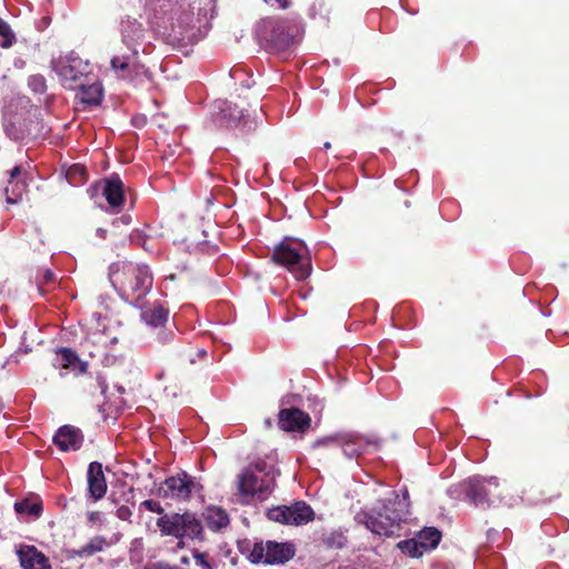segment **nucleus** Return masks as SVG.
I'll use <instances>...</instances> for the list:
<instances>
[{"instance_id":"f257e3e1","label":"nucleus","mask_w":569,"mask_h":569,"mask_svg":"<svg viewBox=\"0 0 569 569\" xmlns=\"http://www.w3.org/2000/svg\"><path fill=\"white\" fill-rule=\"evenodd\" d=\"M109 279L116 291L126 301L144 298L153 283L152 273L147 264L130 261L112 263L109 267Z\"/></svg>"},{"instance_id":"f03ea898","label":"nucleus","mask_w":569,"mask_h":569,"mask_svg":"<svg viewBox=\"0 0 569 569\" xmlns=\"http://www.w3.org/2000/svg\"><path fill=\"white\" fill-rule=\"evenodd\" d=\"M302 26L298 17L263 18L259 23L258 34L262 46L269 52L286 54L298 43Z\"/></svg>"},{"instance_id":"7ed1b4c3","label":"nucleus","mask_w":569,"mask_h":569,"mask_svg":"<svg viewBox=\"0 0 569 569\" xmlns=\"http://www.w3.org/2000/svg\"><path fill=\"white\" fill-rule=\"evenodd\" d=\"M271 260L286 268L299 281L306 280L312 270L307 247L299 239L284 238L274 247Z\"/></svg>"},{"instance_id":"20e7f679","label":"nucleus","mask_w":569,"mask_h":569,"mask_svg":"<svg viewBox=\"0 0 569 569\" xmlns=\"http://www.w3.org/2000/svg\"><path fill=\"white\" fill-rule=\"evenodd\" d=\"M356 521L363 525L372 533L380 537H399L402 522L405 521L403 510L391 508V501H382L380 510L360 511L355 517Z\"/></svg>"},{"instance_id":"39448f33","label":"nucleus","mask_w":569,"mask_h":569,"mask_svg":"<svg viewBox=\"0 0 569 569\" xmlns=\"http://www.w3.org/2000/svg\"><path fill=\"white\" fill-rule=\"evenodd\" d=\"M276 485V473L264 461L250 465L238 476V493L266 499Z\"/></svg>"},{"instance_id":"423d86ee","label":"nucleus","mask_w":569,"mask_h":569,"mask_svg":"<svg viewBox=\"0 0 569 569\" xmlns=\"http://www.w3.org/2000/svg\"><path fill=\"white\" fill-rule=\"evenodd\" d=\"M51 64L62 86L70 90L83 83L91 73L89 62L73 54L52 60Z\"/></svg>"},{"instance_id":"0eeeda50","label":"nucleus","mask_w":569,"mask_h":569,"mask_svg":"<svg viewBox=\"0 0 569 569\" xmlns=\"http://www.w3.org/2000/svg\"><path fill=\"white\" fill-rule=\"evenodd\" d=\"M296 549L291 542H277L268 540L253 543L248 559L252 563H284L295 557Z\"/></svg>"},{"instance_id":"6e6552de","label":"nucleus","mask_w":569,"mask_h":569,"mask_svg":"<svg viewBox=\"0 0 569 569\" xmlns=\"http://www.w3.org/2000/svg\"><path fill=\"white\" fill-rule=\"evenodd\" d=\"M269 520L289 526H302L315 519L313 509L305 501H296L290 506H277L268 509Z\"/></svg>"},{"instance_id":"1a4fd4ad","label":"nucleus","mask_w":569,"mask_h":569,"mask_svg":"<svg viewBox=\"0 0 569 569\" xmlns=\"http://www.w3.org/2000/svg\"><path fill=\"white\" fill-rule=\"evenodd\" d=\"M201 487L186 471L167 478L158 488V496L174 501L189 500L194 490Z\"/></svg>"},{"instance_id":"9d476101","label":"nucleus","mask_w":569,"mask_h":569,"mask_svg":"<svg viewBox=\"0 0 569 569\" xmlns=\"http://www.w3.org/2000/svg\"><path fill=\"white\" fill-rule=\"evenodd\" d=\"M466 496L476 506L480 508H488L492 497H499V481L496 477L482 478L473 477L469 478L465 482Z\"/></svg>"},{"instance_id":"9b49d317","label":"nucleus","mask_w":569,"mask_h":569,"mask_svg":"<svg viewBox=\"0 0 569 569\" xmlns=\"http://www.w3.org/2000/svg\"><path fill=\"white\" fill-rule=\"evenodd\" d=\"M52 441L63 452L77 451L82 447L84 437L79 428L64 425L56 431Z\"/></svg>"},{"instance_id":"f8f14e48","label":"nucleus","mask_w":569,"mask_h":569,"mask_svg":"<svg viewBox=\"0 0 569 569\" xmlns=\"http://www.w3.org/2000/svg\"><path fill=\"white\" fill-rule=\"evenodd\" d=\"M310 417L298 408L282 409L278 415L279 428L284 431L303 432L310 426Z\"/></svg>"},{"instance_id":"ddd939ff","label":"nucleus","mask_w":569,"mask_h":569,"mask_svg":"<svg viewBox=\"0 0 569 569\" xmlns=\"http://www.w3.org/2000/svg\"><path fill=\"white\" fill-rule=\"evenodd\" d=\"M138 49L132 48L128 54L114 56L110 62L112 70L122 79H132V73H139L143 68L138 63Z\"/></svg>"},{"instance_id":"4468645a","label":"nucleus","mask_w":569,"mask_h":569,"mask_svg":"<svg viewBox=\"0 0 569 569\" xmlns=\"http://www.w3.org/2000/svg\"><path fill=\"white\" fill-rule=\"evenodd\" d=\"M102 194L104 196L109 206L117 210L122 209L124 204V184L119 174H111L110 177L102 180Z\"/></svg>"},{"instance_id":"2eb2a0df","label":"nucleus","mask_w":569,"mask_h":569,"mask_svg":"<svg viewBox=\"0 0 569 569\" xmlns=\"http://www.w3.org/2000/svg\"><path fill=\"white\" fill-rule=\"evenodd\" d=\"M23 569H50L49 559L34 546H21L17 551Z\"/></svg>"},{"instance_id":"dca6fc26","label":"nucleus","mask_w":569,"mask_h":569,"mask_svg":"<svg viewBox=\"0 0 569 569\" xmlns=\"http://www.w3.org/2000/svg\"><path fill=\"white\" fill-rule=\"evenodd\" d=\"M77 99L83 109H92L101 104L103 99V87L100 82L79 83Z\"/></svg>"},{"instance_id":"f3484780","label":"nucleus","mask_w":569,"mask_h":569,"mask_svg":"<svg viewBox=\"0 0 569 569\" xmlns=\"http://www.w3.org/2000/svg\"><path fill=\"white\" fill-rule=\"evenodd\" d=\"M87 478L90 496L94 500L101 499L107 492V481L102 470V465L98 461L90 462Z\"/></svg>"},{"instance_id":"a211bd4d","label":"nucleus","mask_w":569,"mask_h":569,"mask_svg":"<svg viewBox=\"0 0 569 569\" xmlns=\"http://www.w3.org/2000/svg\"><path fill=\"white\" fill-rule=\"evenodd\" d=\"M122 41L128 46L129 50L136 48L144 38V28L137 19L127 17L121 21Z\"/></svg>"},{"instance_id":"6ab92c4d","label":"nucleus","mask_w":569,"mask_h":569,"mask_svg":"<svg viewBox=\"0 0 569 569\" xmlns=\"http://www.w3.org/2000/svg\"><path fill=\"white\" fill-rule=\"evenodd\" d=\"M168 318L169 310L160 303H154L141 311V319L151 328L152 331L166 327Z\"/></svg>"},{"instance_id":"aec40b11","label":"nucleus","mask_w":569,"mask_h":569,"mask_svg":"<svg viewBox=\"0 0 569 569\" xmlns=\"http://www.w3.org/2000/svg\"><path fill=\"white\" fill-rule=\"evenodd\" d=\"M182 513H164L157 519V527L159 528L162 536H171L177 539H182Z\"/></svg>"},{"instance_id":"412c9836","label":"nucleus","mask_w":569,"mask_h":569,"mask_svg":"<svg viewBox=\"0 0 569 569\" xmlns=\"http://www.w3.org/2000/svg\"><path fill=\"white\" fill-rule=\"evenodd\" d=\"M114 542L108 540L104 536L97 535L91 537L83 546L77 550H72V557L78 558H90L97 553L104 551L111 547Z\"/></svg>"},{"instance_id":"4be33fe9","label":"nucleus","mask_w":569,"mask_h":569,"mask_svg":"<svg viewBox=\"0 0 569 569\" xmlns=\"http://www.w3.org/2000/svg\"><path fill=\"white\" fill-rule=\"evenodd\" d=\"M560 493L556 490H545L541 483L530 485L523 490V499L531 505H539L549 502L552 498L558 497Z\"/></svg>"},{"instance_id":"5701e85b","label":"nucleus","mask_w":569,"mask_h":569,"mask_svg":"<svg viewBox=\"0 0 569 569\" xmlns=\"http://www.w3.org/2000/svg\"><path fill=\"white\" fill-rule=\"evenodd\" d=\"M207 527L212 531H219L228 527L230 519L229 515L221 507H208L203 513Z\"/></svg>"},{"instance_id":"b1692460","label":"nucleus","mask_w":569,"mask_h":569,"mask_svg":"<svg viewBox=\"0 0 569 569\" xmlns=\"http://www.w3.org/2000/svg\"><path fill=\"white\" fill-rule=\"evenodd\" d=\"M182 530L183 538L203 540V527L197 517L191 512L182 513Z\"/></svg>"},{"instance_id":"393cba45","label":"nucleus","mask_w":569,"mask_h":569,"mask_svg":"<svg viewBox=\"0 0 569 569\" xmlns=\"http://www.w3.org/2000/svg\"><path fill=\"white\" fill-rule=\"evenodd\" d=\"M441 531L435 527H426L419 531L417 540L420 543L422 550L429 551L437 548L441 540Z\"/></svg>"},{"instance_id":"a878e982","label":"nucleus","mask_w":569,"mask_h":569,"mask_svg":"<svg viewBox=\"0 0 569 569\" xmlns=\"http://www.w3.org/2000/svg\"><path fill=\"white\" fill-rule=\"evenodd\" d=\"M14 510L18 515H29L39 518L43 507L41 501L31 502L29 499H23L14 503Z\"/></svg>"},{"instance_id":"bb28decb","label":"nucleus","mask_w":569,"mask_h":569,"mask_svg":"<svg viewBox=\"0 0 569 569\" xmlns=\"http://www.w3.org/2000/svg\"><path fill=\"white\" fill-rule=\"evenodd\" d=\"M176 339V333L172 330L162 327L158 330L152 331V345L154 347H164L172 345Z\"/></svg>"},{"instance_id":"cd10ccee","label":"nucleus","mask_w":569,"mask_h":569,"mask_svg":"<svg viewBox=\"0 0 569 569\" xmlns=\"http://www.w3.org/2000/svg\"><path fill=\"white\" fill-rule=\"evenodd\" d=\"M323 545L330 549H341L347 543V537L340 530L330 531L322 536Z\"/></svg>"},{"instance_id":"c85d7f7f","label":"nucleus","mask_w":569,"mask_h":569,"mask_svg":"<svg viewBox=\"0 0 569 569\" xmlns=\"http://www.w3.org/2000/svg\"><path fill=\"white\" fill-rule=\"evenodd\" d=\"M397 548L401 552H403L410 557H413V558H419L425 553V551L422 550V548L417 539L401 540L397 543Z\"/></svg>"},{"instance_id":"c756f323","label":"nucleus","mask_w":569,"mask_h":569,"mask_svg":"<svg viewBox=\"0 0 569 569\" xmlns=\"http://www.w3.org/2000/svg\"><path fill=\"white\" fill-rule=\"evenodd\" d=\"M3 129L6 134L12 140H23L27 134H30L29 130L21 127L20 121H4Z\"/></svg>"},{"instance_id":"7c9ffc66","label":"nucleus","mask_w":569,"mask_h":569,"mask_svg":"<svg viewBox=\"0 0 569 569\" xmlns=\"http://www.w3.org/2000/svg\"><path fill=\"white\" fill-rule=\"evenodd\" d=\"M383 501H391V508H396L397 510H403L405 517L409 513L410 496L406 487L401 489V499L399 498L398 493L393 492L392 499H385Z\"/></svg>"},{"instance_id":"2f4dec72","label":"nucleus","mask_w":569,"mask_h":569,"mask_svg":"<svg viewBox=\"0 0 569 569\" xmlns=\"http://www.w3.org/2000/svg\"><path fill=\"white\" fill-rule=\"evenodd\" d=\"M221 113L228 126L238 124L244 117L243 110L239 109L236 104H227L223 109H221Z\"/></svg>"},{"instance_id":"473e14b6","label":"nucleus","mask_w":569,"mask_h":569,"mask_svg":"<svg viewBox=\"0 0 569 569\" xmlns=\"http://www.w3.org/2000/svg\"><path fill=\"white\" fill-rule=\"evenodd\" d=\"M0 47L8 49L16 42V34L12 31L10 24L0 18Z\"/></svg>"},{"instance_id":"72a5a7b5","label":"nucleus","mask_w":569,"mask_h":569,"mask_svg":"<svg viewBox=\"0 0 569 569\" xmlns=\"http://www.w3.org/2000/svg\"><path fill=\"white\" fill-rule=\"evenodd\" d=\"M191 558L194 562V566L199 569H213V560L209 556L208 552L199 551L193 549L191 551Z\"/></svg>"},{"instance_id":"f704fd0d","label":"nucleus","mask_w":569,"mask_h":569,"mask_svg":"<svg viewBox=\"0 0 569 569\" xmlns=\"http://www.w3.org/2000/svg\"><path fill=\"white\" fill-rule=\"evenodd\" d=\"M57 353L61 359V367L64 369L71 368L72 366H76V362H79L77 352L70 348H60Z\"/></svg>"},{"instance_id":"c9c22d12","label":"nucleus","mask_w":569,"mask_h":569,"mask_svg":"<svg viewBox=\"0 0 569 569\" xmlns=\"http://www.w3.org/2000/svg\"><path fill=\"white\" fill-rule=\"evenodd\" d=\"M10 186L11 189L10 187L6 188L7 201L9 203H17L21 199L23 192H26L27 186L24 183H19L18 181Z\"/></svg>"},{"instance_id":"e433bc0d","label":"nucleus","mask_w":569,"mask_h":569,"mask_svg":"<svg viewBox=\"0 0 569 569\" xmlns=\"http://www.w3.org/2000/svg\"><path fill=\"white\" fill-rule=\"evenodd\" d=\"M28 86L34 93H43L47 90V81L41 74H32L28 79Z\"/></svg>"},{"instance_id":"4c0bfd02","label":"nucleus","mask_w":569,"mask_h":569,"mask_svg":"<svg viewBox=\"0 0 569 569\" xmlns=\"http://www.w3.org/2000/svg\"><path fill=\"white\" fill-rule=\"evenodd\" d=\"M140 506L143 507L146 510L158 513L160 516H163L166 513L160 502L152 499L143 500Z\"/></svg>"},{"instance_id":"58836bf2","label":"nucleus","mask_w":569,"mask_h":569,"mask_svg":"<svg viewBox=\"0 0 569 569\" xmlns=\"http://www.w3.org/2000/svg\"><path fill=\"white\" fill-rule=\"evenodd\" d=\"M342 451L348 458H353L361 453L360 448L355 441L351 440L343 442Z\"/></svg>"},{"instance_id":"ea45409f","label":"nucleus","mask_w":569,"mask_h":569,"mask_svg":"<svg viewBox=\"0 0 569 569\" xmlns=\"http://www.w3.org/2000/svg\"><path fill=\"white\" fill-rule=\"evenodd\" d=\"M103 333L100 331H93L88 335L84 343L101 345L106 347L108 345L107 339H102Z\"/></svg>"},{"instance_id":"a19ab883","label":"nucleus","mask_w":569,"mask_h":569,"mask_svg":"<svg viewBox=\"0 0 569 569\" xmlns=\"http://www.w3.org/2000/svg\"><path fill=\"white\" fill-rule=\"evenodd\" d=\"M117 517L123 521H130L132 511L128 506H120L116 511Z\"/></svg>"},{"instance_id":"79ce46f5","label":"nucleus","mask_w":569,"mask_h":569,"mask_svg":"<svg viewBox=\"0 0 569 569\" xmlns=\"http://www.w3.org/2000/svg\"><path fill=\"white\" fill-rule=\"evenodd\" d=\"M87 520L90 526L102 523V513L100 511H89L87 513Z\"/></svg>"},{"instance_id":"37998d69","label":"nucleus","mask_w":569,"mask_h":569,"mask_svg":"<svg viewBox=\"0 0 569 569\" xmlns=\"http://www.w3.org/2000/svg\"><path fill=\"white\" fill-rule=\"evenodd\" d=\"M266 3H269L272 8L276 9H287L290 7V0H263Z\"/></svg>"},{"instance_id":"c03bdc74","label":"nucleus","mask_w":569,"mask_h":569,"mask_svg":"<svg viewBox=\"0 0 569 569\" xmlns=\"http://www.w3.org/2000/svg\"><path fill=\"white\" fill-rule=\"evenodd\" d=\"M21 167L20 166H16L11 171H10V179L8 181L9 184H13V182H17L16 179L21 174Z\"/></svg>"},{"instance_id":"a18cd8bd","label":"nucleus","mask_w":569,"mask_h":569,"mask_svg":"<svg viewBox=\"0 0 569 569\" xmlns=\"http://www.w3.org/2000/svg\"><path fill=\"white\" fill-rule=\"evenodd\" d=\"M74 369L78 370L79 373H86L88 370V363L84 361H81L79 359V362H76V366H72Z\"/></svg>"},{"instance_id":"49530a36","label":"nucleus","mask_w":569,"mask_h":569,"mask_svg":"<svg viewBox=\"0 0 569 569\" xmlns=\"http://www.w3.org/2000/svg\"><path fill=\"white\" fill-rule=\"evenodd\" d=\"M53 280H54V273L50 270H46L43 272V282L49 283V282H52Z\"/></svg>"},{"instance_id":"de8ad7c7","label":"nucleus","mask_w":569,"mask_h":569,"mask_svg":"<svg viewBox=\"0 0 569 569\" xmlns=\"http://www.w3.org/2000/svg\"><path fill=\"white\" fill-rule=\"evenodd\" d=\"M336 440L335 439H331V438H328V439H323V440H318L315 446H325V445H330V443H335Z\"/></svg>"},{"instance_id":"09e8293b","label":"nucleus","mask_w":569,"mask_h":569,"mask_svg":"<svg viewBox=\"0 0 569 569\" xmlns=\"http://www.w3.org/2000/svg\"><path fill=\"white\" fill-rule=\"evenodd\" d=\"M190 560H192L191 556L190 557L189 556L181 557V563H183V565L188 566L190 563Z\"/></svg>"},{"instance_id":"8fccbe9b","label":"nucleus","mask_w":569,"mask_h":569,"mask_svg":"<svg viewBox=\"0 0 569 569\" xmlns=\"http://www.w3.org/2000/svg\"><path fill=\"white\" fill-rule=\"evenodd\" d=\"M97 382L102 390L107 388L104 381L100 377L97 378Z\"/></svg>"},{"instance_id":"3c124183","label":"nucleus","mask_w":569,"mask_h":569,"mask_svg":"<svg viewBox=\"0 0 569 569\" xmlns=\"http://www.w3.org/2000/svg\"><path fill=\"white\" fill-rule=\"evenodd\" d=\"M73 170L74 171H80L81 173L84 172V169L82 167H78V166H74Z\"/></svg>"},{"instance_id":"603ef678","label":"nucleus","mask_w":569,"mask_h":569,"mask_svg":"<svg viewBox=\"0 0 569 569\" xmlns=\"http://www.w3.org/2000/svg\"><path fill=\"white\" fill-rule=\"evenodd\" d=\"M330 148H331V143H330V142H326V143L323 144V149L328 150V149H330Z\"/></svg>"},{"instance_id":"864d4df0","label":"nucleus","mask_w":569,"mask_h":569,"mask_svg":"<svg viewBox=\"0 0 569 569\" xmlns=\"http://www.w3.org/2000/svg\"><path fill=\"white\" fill-rule=\"evenodd\" d=\"M3 409H4V402L0 399V413L2 412Z\"/></svg>"},{"instance_id":"5fc2aeb1","label":"nucleus","mask_w":569,"mask_h":569,"mask_svg":"<svg viewBox=\"0 0 569 569\" xmlns=\"http://www.w3.org/2000/svg\"><path fill=\"white\" fill-rule=\"evenodd\" d=\"M238 72H239V70H233V71L231 72V76L234 78V77H236V74H237Z\"/></svg>"},{"instance_id":"6e6d98bb","label":"nucleus","mask_w":569,"mask_h":569,"mask_svg":"<svg viewBox=\"0 0 569 569\" xmlns=\"http://www.w3.org/2000/svg\"><path fill=\"white\" fill-rule=\"evenodd\" d=\"M199 353H200V356H206L207 355L206 350H201Z\"/></svg>"}]
</instances>
